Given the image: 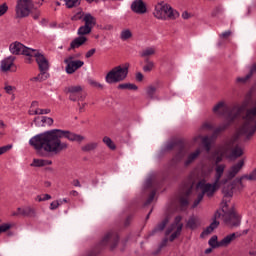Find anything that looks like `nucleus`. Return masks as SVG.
Wrapping results in <instances>:
<instances>
[{"instance_id": "obj_7", "label": "nucleus", "mask_w": 256, "mask_h": 256, "mask_svg": "<svg viewBox=\"0 0 256 256\" xmlns=\"http://www.w3.org/2000/svg\"><path fill=\"white\" fill-rule=\"evenodd\" d=\"M127 75H129V63L112 68L106 74L105 81L109 85H113V83H121V81H125L127 79Z\"/></svg>"}, {"instance_id": "obj_54", "label": "nucleus", "mask_w": 256, "mask_h": 256, "mask_svg": "<svg viewBox=\"0 0 256 256\" xmlns=\"http://www.w3.org/2000/svg\"><path fill=\"white\" fill-rule=\"evenodd\" d=\"M34 123L36 125V127H43V117H36L34 119Z\"/></svg>"}, {"instance_id": "obj_3", "label": "nucleus", "mask_w": 256, "mask_h": 256, "mask_svg": "<svg viewBox=\"0 0 256 256\" xmlns=\"http://www.w3.org/2000/svg\"><path fill=\"white\" fill-rule=\"evenodd\" d=\"M222 193L224 195L222 200V210L224 211L223 221L225 225H227V227H230L231 229H233V227H239V225H241V216L237 214L235 208L233 207L229 211H227V207H229L227 203H229V201H231V197H233V184L225 186L222 189Z\"/></svg>"}, {"instance_id": "obj_36", "label": "nucleus", "mask_w": 256, "mask_h": 256, "mask_svg": "<svg viewBox=\"0 0 256 256\" xmlns=\"http://www.w3.org/2000/svg\"><path fill=\"white\" fill-rule=\"evenodd\" d=\"M46 79H49V73H47V71H40V73L32 78V81H46Z\"/></svg>"}, {"instance_id": "obj_49", "label": "nucleus", "mask_w": 256, "mask_h": 256, "mask_svg": "<svg viewBox=\"0 0 256 256\" xmlns=\"http://www.w3.org/2000/svg\"><path fill=\"white\" fill-rule=\"evenodd\" d=\"M156 193H157V192H155V190H153V191L150 193L148 199H147L146 202H145V205H151V203H153V199H155Z\"/></svg>"}, {"instance_id": "obj_39", "label": "nucleus", "mask_w": 256, "mask_h": 256, "mask_svg": "<svg viewBox=\"0 0 256 256\" xmlns=\"http://www.w3.org/2000/svg\"><path fill=\"white\" fill-rule=\"evenodd\" d=\"M103 143L112 151H115L117 149V146H115L113 140H111V138H109L108 136H105L103 138Z\"/></svg>"}, {"instance_id": "obj_22", "label": "nucleus", "mask_w": 256, "mask_h": 256, "mask_svg": "<svg viewBox=\"0 0 256 256\" xmlns=\"http://www.w3.org/2000/svg\"><path fill=\"white\" fill-rule=\"evenodd\" d=\"M200 225L201 220L197 216H191L186 223V227L188 229H191L192 231L197 229V227H199Z\"/></svg>"}, {"instance_id": "obj_9", "label": "nucleus", "mask_w": 256, "mask_h": 256, "mask_svg": "<svg viewBox=\"0 0 256 256\" xmlns=\"http://www.w3.org/2000/svg\"><path fill=\"white\" fill-rule=\"evenodd\" d=\"M9 50L12 55H25L26 63H31L33 61V53H35V49L29 48L23 45L21 42H14L10 44Z\"/></svg>"}, {"instance_id": "obj_41", "label": "nucleus", "mask_w": 256, "mask_h": 256, "mask_svg": "<svg viewBox=\"0 0 256 256\" xmlns=\"http://www.w3.org/2000/svg\"><path fill=\"white\" fill-rule=\"evenodd\" d=\"M131 37H133V33H131V30L129 29L123 30L120 34V39H122V41H127V39H131Z\"/></svg>"}, {"instance_id": "obj_28", "label": "nucleus", "mask_w": 256, "mask_h": 256, "mask_svg": "<svg viewBox=\"0 0 256 256\" xmlns=\"http://www.w3.org/2000/svg\"><path fill=\"white\" fill-rule=\"evenodd\" d=\"M183 220V217L181 216H176L174 220V224H172L167 230H166V236L171 235L175 227H179V225H183L181 221Z\"/></svg>"}, {"instance_id": "obj_16", "label": "nucleus", "mask_w": 256, "mask_h": 256, "mask_svg": "<svg viewBox=\"0 0 256 256\" xmlns=\"http://www.w3.org/2000/svg\"><path fill=\"white\" fill-rule=\"evenodd\" d=\"M215 171L216 174L214 182L218 183L219 185H226L227 181H229V178L227 177L221 180V177H223V173H225V164L217 165Z\"/></svg>"}, {"instance_id": "obj_63", "label": "nucleus", "mask_w": 256, "mask_h": 256, "mask_svg": "<svg viewBox=\"0 0 256 256\" xmlns=\"http://www.w3.org/2000/svg\"><path fill=\"white\" fill-rule=\"evenodd\" d=\"M250 73L251 75H253L254 73H256V63H254L251 68H250Z\"/></svg>"}, {"instance_id": "obj_5", "label": "nucleus", "mask_w": 256, "mask_h": 256, "mask_svg": "<svg viewBox=\"0 0 256 256\" xmlns=\"http://www.w3.org/2000/svg\"><path fill=\"white\" fill-rule=\"evenodd\" d=\"M219 183L215 182L214 183H207L205 181V179L200 180L197 185H196V189L197 191H201L200 193H198L197 198L194 200L193 205H192V209H195V207H198L199 203H201V201H203V197H208L209 199H211V197H213V195H215V193L219 190Z\"/></svg>"}, {"instance_id": "obj_10", "label": "nucleus", "mask_w": 256, "mask_h": 256, "mask_svg": "<svg viewBox=\"0 0 256 256\" xmlns=\"http://www.w3.org/2000/svg\"><path fill=\"white\" fill-rule=\"evenodd\" d=\"M31 7H33L32 0H17V5L15 9L17 19L29 17V15L31 14Z\"/></svg>"}, {"instance_id": "obj_8", "label": "nucleus", "mask_w": 256, "mask_h": 256, "mask_svg": "<svg viewBox=\"0 0 256 256\" xmlns=\"http://www.w3.org/2000/svg\"><path fill=\"white\" fill-rule=\"evenodd\" d=\"M173 149L177 151V153L173 157L172 161L174 163H179V161H181L186 154L185 143L183 140H172L165 145V151H173Z\"/></svg>"}, {"instance_id": "obj_40", "label": "nucleus", "mask_w": 256, "mask_h": 256, "mask_svg": "<svg viewBox=\"0 0 256 256\" xmlns=\"http://www.w3.org/2000/svg\"><path fill=\"white\" fill-rule=\"evenodd\" d=\"M91 31H92L91 27L83 25L78 29V35H80V37H83L84 35H89V33H91Z\"/></svg>"}, {"instance_id": "obj_29", "label": "nucleus", "mask_w": 256, "mask_h": 256, "mask_svg": "<svg viewBox=\"0 0 256 256\" xmlns=\"http://www.w3.org/2000/svg\"><path fill=\"white\" fill-rule=\"evenodd\" d=\"M217 227H219V221L214 220L203 232H202V236L203 235H210V233H213V231H215V229H217Z\"/></svg>"}, {"instance_id": "obj_20", "label": "nucleus", "mask_w": 256, "mask_h": 256, "mask_svg": "<svg viewBox=\"0 0 256 256\" xmlns=\"http://www.w3.org/2000/svg\"><path fill=\"white\" fill-rule=\"evenodd\" d=\"M82 21L84 22V25L86 27H90L91 30H93L95 25H97V18H95V16L91 15L90 13H86L83 16Z\"/></svg>"}, {"instance_id": "obj_59", "label": "nucleus", "mask_w": 256, "mask_h": 256, "mask_svg": "<svg viewBox=\"0 0 256 256\" xmlns=\"http://www.w3.org/2000/svg\"><path fill=\"white\" fill-rule=\"evenodd\" d=\"M96 51H97V50H96L95 48L90 49V50L85 54L86 59H90V57H93V56L95 55V52H96Z\"/></svg>"}, {"instance_id": "obj_1", "label": "nucleus", "mask_w": 256, "mask_h": 256, "mask_svg": "<svg viewBox=\"0 0 256 256\" xmlns=\"http://www.w3.org/2000/svg\"><path fill=\"white\" fill-rule=\"evenodd\" d=\"M61 139L76 141V143L85 141L83 135L75 134L69 130L52 129L32 137L29 140V145L34 147L40 157H47V154L59 155L62 151L69 149V144L61 141Z\"/></svg>"}, {"instance_id": "obj_47", "label": "nucleus", "mask_w": 256, "mask_h": 256, "mask_svg": "<svg viewBox=\"0 0 256 256\" xmlns=\"http://www.w3.org/2000/svg\"><path fill=\"white\" fill-rule=\"evenodd\" d=\"M42 122H43V127H51L53 125V118L47 117V116H42Z\"/></svg>"}, {"instance_id": "obj_51", "label": "nucleus", "mask_w": 256, "mask_h": 256, "mask_svg": "<svg viewBox=\"0 0 256 256\" xmlns=\"http://www.w3.org/2000/svg\"><path fill=\"white\" fill-rule=\"evenodd\" d=\"M11 229V224H2L0 225V235L1 233H7Z\"/></svg>"}, {"instance_id": "obj_60", "label": "nucleus", "mask_w": 256, "mask_h": 256, "mask_svg": "<svg viewBox=\"0 0 256 256\" xmlns=\"http://www.w3.org/2000/svg\"><path fill=\"white\" fill-rule=\"evenodd\" d=\"M39 115H49L51 113V109H39Z\"/></svg>"}, {"instance_id": "obj_61", "label": "nucleus", "mask_w": 256, "mask_h": 256, "mask_svg": "<svg viewBox=\"0 0 256 256\" xmlns=\"http://www.w3.org/2000/svg\"><path fill=\"white\" fill-rule=\"evenodd\" d=\"M136 81H139V82L143 81V73L141 72L136 73Z\"/></svg>"}, {"instance_id": "obj_57", "label": "nucleus", "mask_w": 256, "mask_h": 256, "mask_svg": "<svg viewBox=\"0 0 256 256\" xmlns=\"http://www.w3.org/2000/svg\"><path fill=\"white\" fill-rule=\"evenodd\" d=\"M5 135V123L0 120V139Z\"/></svg>"}, {"instance_id": "obj_23", "label": "nucleus", "mask_w": 256, "mask_h": 256, "mask_svg": "<svg viewBox=\"0 0 256 256\" xmlns=\"http://www.w3.org/2000/svg\"><path fill=\"white\" fill-rule=\"evenodd\" d=\"M169 223V216H166L160 223L156 225V227L152 230L151 235H155V233H161V231L165 230Z\"/></svg>"}, {"instance_id": "obj_34", "label": "nucleus", "mask_w": 256, "mask_h": 256, "mask_svg": "<svg viewBox=\"0 0 256 256\" xmlns=\"http://www.w3.org/2000/svg\"><path fill=\"white\" fill-rule=\"evenodd\" d=\"M156 93H157V87H155V86H148L146 88V95H147L148 99H156L157 98L155 96Z\"/></svg>"}, {"instance_id": "obj_55", "label": "nucleus", "mask_w": 256, "mask_h": 256, "mask_svg": "<svg viewBox=\"0 0 256 256\" xmlns=\"http://www.w3.org/2000/svg\"><path fill=\"white\" fill-rule=\"evenodd\" d=\"M11 147H13V146L6 145V146L0 147V155H5V153H7V151H10Z\"/></svg>"}, {"instance_id": "obj_26", "label": "nucleus", "mask_w": 256, "mask_h": 256, "mask_svg": "<svg viewBox=\"0 0 256 256\" xmlns=\"http://www.w3.org/2000/svg\"><path fill=\"white\" fill-rule=\"evenodd\" d=\"M20 214L22 215V217H35L37 215V212L35 211V208L31 206H26L23 208Z\"/></svg>"}, {"instance_id": "obj_2", "label": "nucleus", "mask_w": 256, "mask_h": 256, "mask_svg": "<svg viewBox=\"0 0 256 256\" xmlns=\"http://www.w3.org/2000/svg\"><path fill=\"white\" fill-rule=\"evenodd\" d=\"M256 133V106L246 110L243 116V124L238 129L237 134L220 145L214 152L215 164L219 165L223 161V157L235 161L243 155V148L237 145L239 135H245L246 139H251Z\"/></svg>"}, {"instance_id": "obj_46", "label": "nucleus", "mask_w": 256, "mask_h": 256, "mask_svg": "<svg viewBox=\"0 0 256 256\" xmlns=\"http://www.w3.org/2000/svg\"><path fill=\"white\" fill-rule=\"evenodd\" d=\"M251 77H253V75L251 74V72H249V73H248L246 76H244V77H238V78L236 79V82H237V83H242V84H244V83H247L248 80L251 79Z\"/></svg>"}, {"instance_id": "obj_17", "label": "nucleus", "mask_w": 256, "mask_h": 256, "mask_svg": "<svg viewBox=\"0 0 256 256\" xmlns=\"http://www.w3.org/2000/svg\"><path fill=\"white\" fill-rule=\"evenodd\" d=\"M131 9L134 13H137L138 15H143V13H147V6L145 5V2L143 0H135L131 4Z\"/></svg>"}, {"instance_id": "obj_37", "label": "nucleus", "mask_w": 256, "mask_h": 256, "mask_svg": "<svg viewBox=\"0 0 256 256\" xmlns=\"http://www.w3.org/2000/svg\"><path fill=\"white\" fill-rule=\"evenodd\" d=\"M67 9H73V7H79L81 0H63Z\"/></svg>"}, {"instance_id": "obj_14", "label": "nucleus", "mask_w": 256, "mask_h": 256, "mask_svg": "<svg viewBox=\"0 0 256 256\" xmlns=\"http://www.w3.org/2000/svg\"><path fill=\"white\" fill-rule=\"evenodd\" d=\"M33 57L36 58V62L40 71H49V60H47L43 54L34 49Z\"/></svg>"}, {"instance_id": "obj_32", "label": "nucleus", "mask_w": 256, "mask_h": 256, "mask_svg": "<svg viewBox=\"0 0 256 256\" xmlns=\"http://www.w3.org/2000/svg\"><path fill=\"white\" fill-rule=\"evenodd\" d=\"M211 173H213V166H204L202 168L201 175L204 180L209 179V177H211Z\"/></svg>"}, {"instance_id": "obj_25", "label": "nucleus", "mask_w": 256, "mask_h": 256, "mask_svg": "<svg viewBox=\"0 0 256 256\" xmlns=\"http://www.w3.org/2000/svg\"><path fill=\"white\" fill-rule=\"evenodd\" d=\"M46 165H53V161L34 158L31 163V167H46Z\"/></svg>"}, {"instance_id": "obj_12", "label": "nucleus", "mask_w": 256, "mask_h": 256, "mask_svg": "<svg viewBox=\"0 0 256 256\" xmlns=\"http://www.w3.org/2000/svg\"><path fill=\"white\" fill-rule=\"evenodd\" d=\"M65 93H69L70 101H79V99H85L83 96V86L76 85V86H68L65 88Z\"/></svg>"}, {"instance_id": "obj_4", "label": "nucleus", "mask_w": 256, "mask_h": 256, "mask_svg": "<svg viewBox=\"0 0 256 256\" xmlns=\"http://www.w3.org/2000/svg\"><path fill=\"white\" fill-rule=\"evenodd\" d=\"M213 113L215 115H220L221 117H226L228 123L220 125L218 128L214 130L213 137H217L218 133H221L241 115L243 108L239 106H234L232 109L225 104V102L220 101L213 107Z\"/></svg>"}, {"instance_id": "obj_43", "label": "nucleus", "mask_w": 256, "mask_h": 256, "mask_svg": "<svg viewBox=\"0 0 256 256\" xmlns=\"http://www.w3.org/2000/svg\"><path fill=\"white\" fill-rule=\"evenodd\" d=\"M221 14H223V6H216L211 12V17H219Z\"/></svg>"}, {"instance_id": "obj_38", "label": "nucleus", "mask_w": 256, "mask_h": 256, "mask_svg": "<svg viewBox=\"0 0 256 256\" xmlns=\"http://www.w3.org/2000/svg\"><path fill=\"white\" fill-rule=\"evenodd\" d=\"M181 231H183V224L178 225L176 231L170 235L169 241L173 242L176 240L181 235Z\"/></svg>"}, {"instance_id": "obj_35", "label": "nucleus", "mask_w": 256, "mask_h": 256, "mask_svg": "<svg viewBox=\"0 0 256 256\" xmlns=\"http://www.w3.org/2000/svg\"><path fill=\"white\" fill-rule=\"evenodd\" d=\"M145 63H146V65H144L143 71L145 73H151V71H153V68L155 67V63H153V61L149 60V58L145 59Z\"/></svg>"}, {"instance_id": "obj_13", "label": "nucleus", "mask_w": 256, "mask_h": 256, "mask_svg": "<svg viewBox=\"0 0 256 256\" xmlns=\"http://www.w3.org/2000/svg\"><path fill=\"white\" fill-rule=\"evenodd\" d=\"M64 63H66V73L68 75H73L77 69H81L85 65V62L81 60H74L73 57L70 56L64 60Z\"/></svg>"}, {"instance_id": "obj_44", "label": "nucleus", "mask_w": 256, "mask_h": 256, "mask_svg": "<svg viewBox=\"0 0 256 256\" xmlns=\"http://www.w3.org/2000/svg\"><path fill=\"white\" fill-rule=\"evenodd\" d=\"M208 243L210 247H212V249H217V247H221V245H219V241H217V236L215 235L210 238Z\"/></svg>"}, {"instance_id": "obj_27", "label": "nucleus", "mask_w": 256, "mask_h": 256, "mask_svg": "<svg viewBox=\"0 0 256 256\" xmlns=\"http://www.w3.org/2000/svg\"><path fill=\"white\" fill-rule=\"evenodd\" d=\"M155 53V47H147L140 52V57H142L143 59H149V57L155 55Z\"/></svg>"}, {"instance_id": "obj_33", "label": "nucleus", "mask_w": 256, "mask_h": 256, "mask_svg": "<svg viewBox=\"0 0 256 256\" xmlns=\"http://www.w3.org/2000/svg\"><path fill=\"white\" fill-rule=\"evenodd\" d=\"M117 89H128L129 91H137L139 89V87H137V85L135 84H131V83H123V84H119L117 86Z\"/></svg>"}, {"instance_id": "obj_11", "label": "nucleus", "mask_w": 256, "mask_h": 256, "mask_svg": "<svg viewBox=\"0 0 256 256\" xmlns=\"http://www.w3.org/2000/svg\"><path fill=\"white\" fill-rule=\"evenodd\" d=\"M119 243V234L117 232H108L100 242L101 247H110L111 251L117 247Z\"/></svg>"}, {"instance_id": "obj_64", "label": "nucleus", "mask_w": 256, "mask_h": 256, "mask_svg": "<svg viewBox=\"0 0 256 256\" xmlns=\"http://www.w3.org/2000/svg\"><path fill=\"white\" fill-rule=\"evenodd\" d=\"M72 185H74V187H81V182H79V180H73Z\"/></svg>"}, {"instance_id": "obj_18", "label": "nucleus", "mask_w": 256, "mask_h": 256, "mask_svg": "<svg viewBox=\"0 0 256 256\" xmlns=\"http://www.w3.org/2000/svg\"><path fill=\"white\" fill-rule=\"evenodd\" d=\"M237 237H241V233L236 232L227 235L226 237L219 241L220 247H229V245H231V243H233V241H235Z\"/></svg>"}, {"instance_id": "obj_6", "label": "nucleus", "mask_w": 256, "mask_h": 256, "mask_svg": "<svg viewBox=\"0 0 256 256\" xmlns=\"http://www.w3.org/2000/svg\"><path fill=\"white\" fill-rule=\"evenodd\" d=\"M154 17L161 19L162 21H175L179 19V11L173 9L171 5L159 3L154 10Z\"/></svg>"}, {"instance_id": "obj_52", "label": "nucleus", "mask_w": 256, "mask_h": 256, "mask_svg": "<svg viewBox=\"0 0 256 256\" xmlns=\"http://www.w3.org/2000/svg\"><path fill=\"white\" fill-rule=\"evenodd\" d=\"M89 85H91L92 87H97L98 89H103V84L95 80H89Z\"/></svg>"}, {"instance_id": "obj_48", "label": "nucleus", "mask_w": 256, "mask_h": 256, "mask_svg": "<svg viewBox=\"0 0 256 256\" xmlns=\"http://www.w3.org/2000/svg\"><path fill=\"white\" fill-rule=\"evenodd\" d=\"M7 11H9V6H7V4H1L0 5V17H3V15H5V13H7Z\"/></svg>"}, {"instance_id": "obj_56", "label": "nucleus", "mask_w": 256, "mask_h": 256, "mask_svg": "<svg viewBox=\"0 0 256 256\" xmlns=\"http://www.w3.org/2000/svg\"><path fill=\"white\" fill-rule=\"evenodd\" d=\"M231 30L225 31L219 35L220 39H229L231 37Z\"/></svg>"}, {"instance_id": "obj_21", "label": "nucleus", "mask_w": 256, "mask_h": 256, "mask_svg": "<svg viewBox=\"0 0 256 256\" xmlns=\"http://www.w3.org/2000/svg\"><path fill=\"white\" fill-rule=\"evenodd\" d=\"M85 43H87V37H85V36L76 37L70 43L69 51H71V49H79V47H81V45H85Z\"/></svg>"}, {"instance_id": "obj_24", "label": "nucleus", "mask_w": 256, "mask_h": 256, "mask_svg": "<svg viewBox=\"0 0 256 256\" xmlns=\"http://www.w3.org/2000/svg\"><path fill=\"white\" fill-rule=\"evenodd\" d=\"M201 155V149H196L194 152L190 153L187 157V159L184 162V167H189L191 163H194L197 157Z\"/></svg>"}, {"instance_id": "obj_15", "label": "nucleus", "mask_w": 256, "mask_h": 256, "mask_svg": "<svg viewBox=\"0 0 256 256\" xmlns=\"http://www.w3.org/2000/svg\"><path fill=\"white\" fill-rule=\"evenodd\" d=\"M244 165V160H240L237 164L232 165L227 172L228 181H231V179H235V177H237V174L241 171V169H243Z\"/></svg>"}, {"instance_id": "obj_42", "label": "nucleus", "mask_w": 256, "mask_h": 256, "mask_svg": "<svg viewBox=\"0 0 256 256\" xmlns=\"http://www.w3.org/2000/svg\"><path fill=\"white\" fill-rule=\"evenodd\" d=\"M202 143L207 153H209V151H211V139H209L208 136H205L202 138Z\"/></svg>"}, {"instance_id": "obj_53", "label": "nucleus", "mask_w": 256, "mask_h": 256, "mask_svg": "<svg viewBox=\"0 0 256 256\" xmlns=\"http://www.w3.org/2000/svg\"><path fill=\"white\" fill-rule=\"evenodd\" d=\"M61 203L58 202V200L51 202L50 204V210L55 211V209H59Z\"/></svg>"}, {"instance_id": "obj_58", "label": "nucleus", "mask_w": 256, "mask_h": 256, "mask_svg": "<svg viewBox=\"0 0 256 256\" xmlns=\"http://www.w3.org/2000/svg\"><path fill=\"white\" fill-rule=\"evenodd\" d=\"M180 205L181 207H187L189 205V200L185 197L180 198Z\"/></svg>"}, {"instance_id": "obj_50", "label": "nucleus", "mask_w": 256, "mask_h": 256, "mask_svg": "<svg viewBox=\"0 0 256 256\" xmlns=\"http://www.w3.org/2000/svg\"><path fill=\"white\" fill-rule=\"evenodd\" d=\"M16 90L15 86H11V85H6L4 87V91H6V93L8 95H13V92Z\"/></svg>"}, {"instance_id": "obj_62", "label": "nucleus", "mask_w": 256, "mask_h": 256, "mask_svg": "<svg viewBox=\"0 0 256 256\" xmlns=\"http://www.w3.org/2000/svg\"><path fill=\"white\" fill-rule=\"evenodd\" d=\"M49 199H51V195H49V194L42 195V201H49Z\"/></svg>"}, {"instance_id": "obj_45", "label": "nucleus", "mask_w": 256, "mask_h": 256, "mask_svg": "<svg viewBox=\"0 0 256 256\" xmlns=\"http://www.w3.org/2000/svg\"><path fill=\"white\" fill-rule=\"evenodd\" d=\"M214 126L210 122H204L200 127V131H213Z\"/></svg>"}, {"instance_id": "obj_30", "label": "nucleus", "mask_w": 256, "mask_h": 256, "mask_svg": "<svg viewBox=\"0 0 256 256\" xmlns=\"http://www.w3.org/2000/svg\"><path fill=\"white\" fill-rule=\"evenodd\" d=\"M97 147H99V144L97 142H90V143L82 146L81 150L84 153H89L90 151H95V149H97Z\"/></svg>"}, {"instance_id": "obj_31", "label": "nucleus", "mask_w": 256, "mask_h": 256, "mask_svg": "<svg viewBox=\"0 0 256 256\" xmlns=\"http://www.w3.org/2000/svg\"><path fill=\"white\" fill-rule=\"evenodd\" d=\"M243 179H247L248 181H256V168L249 175L242 176L240 179H238V183L240 185H243Z\"/></svg>"}, {"instance_id": "obj_19", "label": "nucleus", "mask_w": 256, "mask_h": 256, "mask_svg": "<svg viewBox=\"0 0 256 256\" xmlns=\"http://www.w3.org/2000/svg\"><path fill=\"white\" fill-rule=\"evenodd\" d=\"M15 63V57L9 56L1 61L0 69L3 71V73H7V71L11 70V66Z\"/></svg>"}]
</instances>
